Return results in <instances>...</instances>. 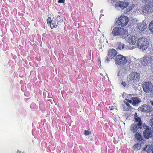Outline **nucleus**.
<instances>
[{"mask_svg":"<svg viewBox=\"0 0 153 153\" xmlns=\"http://www.w3.org/2000/svg\"><path fill=\"white\" fill-rule=\"evenodd\" d=\"M152 90H153V91H152V94H153V89Z\"/></svg>","mask_w":153,"mask_h":153,"instance_id":"7c9ffc66","label":"nucleus"},{"mask_svg":"<svg viewBox=\"0 0 153 153\" xmlns=\"http://www.w3.org/2000/svg\"><path fill=\"white\" fill-rule=\"evenodd\" d=\"M143 128L145 130L143 132L144 137L146 139H149L152 137V134L149 126L146 124L143 125Z\"/></svg>","mask_w":153,"mask_h":153,"instance_id":"0eeeda50","label":"nucleus"},{"mask_svg":"<svg viewBox=\"0 0 153 153\" xmlns=\"http://www.w3.org/2000/svg\"><path fill=\"white\" fill-rule=\"evenodd\" d=\"M139 128H140L138 127L137 124L133 123L131 126L130 130L133 133H135L137 131V130Z\"/></svg>","mask_w":153,"mask_h":153,"instance_id":"6ab92c4d","label":"nucleus"},{"mask_svg":"<svg viewBox=\"0 0 153 153\" xmlns=\"http://www.w3.org/2000/svg\"><path fill=\"white\" fill-rule=\"evenodd\" d=\"M128 22V19L127 17L121 16L118 18L116 24L121 27H124L127 25Z\"/></svg>","mask_w":153,"mask_h":153,"instance_id":"39448f33","label":"nucleus"},{"mask_svg":"<svg viewBox=\"0 0 153 153\" xmlns=\"http://www.w3.org/2000/svg\"><path fill=\"white\" fill-rule=\"evenodd\" d=\"M124 47V45L121 42H118L115 45L116 49L117 51L121 50L123 49Z\"/></svg>","mask_w":153,"mask_h":153,"instance_id":"a211bd4d","label":"nucleus"},{"mask_svg":"<svg viewBox=\"0 0 153 153\" xmlns=\"http://www.w3.org/2000/svg\"><path fill=\"white\" fill-rule=\"evenodd\" d=\"M135 120L136 122H138V123L137 124L138 127H139L140 129L142 128L141 126H142V123L141 118L140 117L136 118V119H135Z\"/></svg>","mask_w":153,"mask_h":153,"instance_id":"412c9836","label":"nucleus"},{"mask_svg":"<svg viewBox=\"0 0 153 153\" xmlns=\"http://www.w3.org/2000/svg\"><path fill=\"white\" fill-rule=\"evenodd\" d=\"M109 108L110 110H113L114 108V106H109Z\"/></svg>","mask_w":153,"mask_h":153,"instance_id":"cd10ccee","label":"nucleus"},{"mask_svg":"<svg viewBox=\"0 0 153 153\" xmlns=\"http://www.w3.org/2000/svg\"><path fill=\"white\" fill-rule=\"evenodd\" d=\"M152 105H153V103H152Z\"/></svg>","mask_w":153,"mask_h":153,"instance_id":"c9c22d12","label":"nucleus"},{"mask_svg":"<svg viewBox=\"0 0 153 153\" xmlns=\"http://www.w3.org/2000/svg\"><path fill=\"white\" fill-rule=\"evenodd\" d=\"M65 2V0H59L58 2L59 3H64Z\"/></svg>","mask_w":153,"mask_h":153,"instance_id":"a878e982","label":"nucleus"},{"mask_svg":"<svg viewBox=\"0 0 153 153\" xmlns=\"http://www.w3.org/2000/svg\"><path fill=\"white\" fill-rule=\"evenodd\" d=\"M115 61L116 65H124L126 63L127 60L124 56L121 55H119L116 56Z\"/></svg>","mask_w":153,"mask_h":153,"instance_id":"423d86ee","label":"nucleus"},{"mask_svg":"<svg viewBox=\"0 0 153 153\" xmlns=\"http://www.w3.org/2000/svg\"><path fill=\"white\" fill-rule=\"evenodd\" d=\"M117 52L114 49H110L107 54V56H109L111 57V59L116 56L117 54Z\"/></svg>","mask_w":153,"mask_h":153,"instance_id":"f3484780","label":"nucleus"},{"mask_svg":"<svg viewBox=\"0 0 153 153\" xmlns=\"http://www.w3.org/2000/svg\"><path fill=\"white\" fill-rule=\"evenodd\" d=\"M98 60L99 62H100V63H101V61H100V57H98Z\"/></svg>","mask_w":153,"mask_h":153,"instance_id":"c756f323","label":"nucleus"},{"mask_svg":"<svg viewBox=\"0 0 153 153\" xmlns=\"http://www.w3.org/2000/svg\"><path fill=\"white\" fill-rule=\"evenodd\" d=\"M149 42L145 38H139L137 42V46L142 51L146 50L148 47Z\"/></svg>","mask_w":153,"mask_h":153,"instance_id":"7ed1b4c3","label":"nucleus"},{"mask_svg":"<svg viewBox=\"0 0 153 153\" xmlns=\"http://www.w3.org/2000/svg\"><path fill=\"white\" fill-rule=\"evenodd\" d=\"M143 91L146 92H150L153 89V86L150 82H145L143 84Z\"/></svg>","mask_w":153,"mask_h":153,"instance_id":"1a4fd4ad","label":"nucleus"},{"mask_svg":"<svg viewBox=\"0 0 153 153\" xmlns=\"http://www.w3.org/2000/svg\"><path fill=\"white\" fill-rule=\"evenodd\" d=\"M124 93H123V96H124Z\"/></svg>","mask_w":153,"mask_h":153,"instance_id":"2f4dec72","label":"nucleus"},{"mask_svg":"<svg viewBox=\"0 0 153 153\" xmlns=\"http://www.w3.org/2000/svg\"><path fill=\"white\" fill-rule=\"evenodd\" d=\"M129 4L128 2L126 3L123 1H119L116 3L115 6L116 7H118L123 9L126 8Z\"/></svg>","mask_w":153,"mask_h":153,"instance_id":"f8f14e48","label":"nucleus"},{"mask_svg":"<svg viewBox=\"0 0 153 153\" xmlns=\"http://www.w3.org/2000/svg\"><path fill=\"white\" fill-rule=\"evenodd\" d=\"M129 96H131V94H129Z\"/></svg>","mask_w":153,"mask_h":153,"instance_id":"473e14b6","label":"nucleus"},{"mask_svg":"<svg viewBox=\"0 0 153 153\" xmlns=\"http://www.w3.org/2000/svg\"><path fill=\"white\" fill-rule=\"evenodd\" d=\"M111 57H110V56H107H107L106 61L108 62L110 61V58Z\"/></svg>","mask_w":153,"mask_h":153,"instance_id":"bb28decb","label":"nucleus"},{"mask_svg":"<svg viewBox=\"0 0 153 153\" xmlns=\"http://www.w3.org/2000/svg\"><path fill=\"white\" fill-rule=\"evenodd\" d=\"M141 145L140 143H136L133 146V148L135 149H140Z\"/></svg>","mask_w":153,"mask_h":153,"instance_id":"5701e85b","label":"nucleus"},{"mask_svg":"<svg viewBox=\"0 0 153 153\" xmlns=\"http://www.w3.org/2000/svg\"><path fill=\"white\" fill-rule=\"evenodd\" d=\"M140 77V74L139 73L135 72H132L131 73L127 76V79L128 83L125 81H122L121 82L122 85L124 87L128 88L129 84L133 83L135 81H138Z\"/></svg>","mask_w":153,"mask_h":153,"instance_id":"f257e3e1","label":"nucleus"},{"mask_svg":"<svg viewBox=\"0 0 153 153\" xmlns=\"http://www.w3.org/2000/svg\"><path fill=\"white\" fill-rule=\"evenodd\" d=\"M139 110L143 112H149L151 111L150 107L147 105L144 104L140 107L139 108Z\"/></svg>","mask_w":153,"mask_h":153,"instance_id":"ddd939ff","label":"nucleus"},{"mask_svg":"<svg viewBox=\"0 0 153 153\" xmlns=\"http://www.w3.org/2000/svg\"><path fill=\"white\" fill-rule=\"evenodd\" d=\"M61 21L60 16H58L56 18L55 21L52 20L50 17H49L47 20V22L48 25H50L52 29L56 27L59 23Z\"/></svg>","mask_w":153,"mask_h":153,"instance_id":"20e7f679","label":"nucleus"},{"mask_svg":"<svg viewBox=\"0 0 153 153\" xmlns=\"http://www.w3.org/2000/svg\"><path fill=\"white\" fill-rule=\"evenodd\" d=\"M152 116H153V115Z\"/></svg>","mask_w":153,"mask_h":153,"instance_id":"e433bc0d","label":"nucleus"},{"mask_svg":"<svg viewBox=\"0 0 153 153\" xmlns=\"http://www.w3.org/2000/svg\"><path fill=\"white\" fill-rule=\"evenodd\" d=\"M112 34L114 36H119L122 39H125L128 35L127 31L123 27H116L112 30Z\"/></svg>","mask_w":153,"mask_h":153,"instance_id":"f03ea898","label":"nucleus"},{"mask_svg":"<svg viewBox=\"0 0 153 153\" xmlns=\"http://www.w3.org/2000/svg\"><path fill=\"white\" fill-rule=\"evenodd\" d=\"M138 30L140 33H142L147 27V26L145 24L143 23L138 24L137 26Z\"/></svg>","mask_w":153,"mask_h":153,"instance_id":"4468645a","label":"nucleus"},{"mask_svg":"<svg viewBox=\"0 0 153 153\" xmlns=\"http://www.w3.org/2000/svg\"><path fill=\"white\" fill-rule=\"evenodd\" d=\"M134 119H136V118H138V116L137 115V113L136 112H135L134 114Z\"/></svg>","mask_w":153,"mask_h":153,"instance_id":"c85d7f7f","label":"nucleus"},{"mask_svg":"<svg viewBox=\"0 0 153 153\" xmlns=\"http://www.w3.org/2000/svg\"><path fill=\"white\" fill-rule=\"evenodd\" d=\"M137 41V39L134 36H130L128 39L127 42L130 44L132 45H134L135 44Z\"/></svg>","mask_w":153,"mask_h":153,"instance_id":"dca6fc26","label":"nucleus"},{"mask_svg":"<svg viewBox=\"0 0 153 153\" xmlns=\"http://www.w3.org/2000/svg\"><path fill=\"white\" fill-rule=\"evenodd\" d=\"M135 138L138 141H141L143 140V137L142 135L139 133H136L135 135Z\"/></svg>","mask_w":153,"mask_h":153,"instance_id":"aec40b11","label":"nucleus"},{"mask_svg":"<svg viewBox=\"0 0 153 153\" xmlns=\"http://www.w3.org/2000/svg\"><path fill=\"white\" fill-rule=\"evenodd\" d=\"M143 151H146L147 153H153V145H146L145 147L143 149Z\"/></svg>","mask_w":153,"mask_h":153,"instance_id":"2eb2a0df","label":"nucleus"},{"mask_svg":"<svg viewBox=\"0 0 153 153\" xmlns=\"http://www.w3.org/2000/svg\"><path fill=\"white\" fill-rule=\"evenodd\" d=\"M143 13L144 14H149L153 12V5L147 4L144 5L142 9Z\"/></svg>","mask_w":153,"mask_h":153,"instance_id":"9d476101","label":"nucleus"},{"mask_svg":"<svg viewBox=\"0 0 153 153\" xmlns=\"http://www.w3.org/2000/svg\"><path fill=\"white\" fill-rule=\"evenodd\" d=\"M149 124L153 128V118L150 120L149 121Z\"/></svg>","mask_w":153,"mask_h":153,"instance_id":"393cba45","label":"nucleus"},{"mask_svg":"<svg viewBox=\"0 0 153 153\" xmlns=\"http://www.w3.org/2000/svg\"><path fill=\"white\" fill-rule=\"evenodd\" d=\"M48 98H51V97H48Z\"/></svg>","mask_w":153,"mask_h":153,"instance_id":"72a5a7b5","label":"nucleus"},{"mask_svg":"<svg viewBox=\"0 0 153 153\" xmlns=\"http://www.w3.org/2000/svg\"><path fill=\"white\" fill-rule=\"evenodd\" d=\"M149 30L153 33V21L150 22L149 25Z\"/></svg>","mask_w":153,"mask_h":153,"instance_id":"4be33fe9","label":"nucleus"},{"mask_svg":"<svg viewBox=\"0 0 153 153\" xmlns=\"http://www.w3.org/2000/svg\"><path fill=\"white\" fill-rule=\"evenodd\" d=\"M153 62L152 56L150 55H146L144 56L141 61V64L143 66H146L151 64Z\"/></svg>","mask_w":153,"mask_h":153,"instance_id":"6e6552de","label":"nucleus"},{"mask_svg":"<svg viewBox=\"0 0 153 153\" xmlns=\"http://www.w3.org/2000/svg\"><path fill=\"white\" fill-rule=\"evenodd\" d=\"M140 100L137 97H134L131 98V100H128L127 102L132 103L133 105L136 106L138 105L140 102Z\"/></svg>","mask_w":153,"mask_h":153,"instance_id":"9b49d317","label":"nucleus"},{"mask_svg":"<svg viewBox=\"0 0 153 153\" xmlns=\"http://www.w3.org/2000/svg\"><path fill=\"white\" fill-rule=\"evenodd\" d=\"M91 134V132L90 131L87 130H85V134H84L85 135H88L90 134Z\"/></svg>","mask_w":153,"mask_h":153,"instance_id":"b1692460","label":"nucleus"},{"mask_svg":"<svg viewBox=\"0 0 153 153\" xmlns=\"http://www.w3.org/2000/svg\"><path fill=\"white\" fill-rule=\"evenodd\" d=\"M33 105H36V104H33Z\"/></svg>","mask_w":153,"mask_h":153,"instance_id":"f704fd0d","label":"nucleus"}]
</instances>
